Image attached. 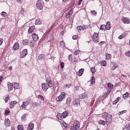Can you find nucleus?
Returning <instances> with one entry per match:
<instances>
[{
	"mask_svg": "<svg viewBox=\"0 0 130 130\" xmlns=\"http://www.w3.org/2000/svg\"><path fill=\"white\" fill-rule=\"evenodd\" d=\"M71 126L70 130H79L80 128V123L77 120L75 121Z\"/></svg>",
	"mask_w": 130,
	"mask_h": 130,
	"instance_id": "nucleus-1",
	"label": "nucleus"
},
{
	"mask_svg": "<svg viewBox=\"0 0 130 130\" xmlns=\"http://www.w3.org/2000/svg\"><path fill=\"white\" fill-rule=\"evenodd\" d=\"M52 84L50 82L49 84H48L47 83H43L42 85V89L44 91H46L48 88L51 87L52 86Z\"/></svg>",
	"mask_w": 130,
	"mask_h": 130,
	"instance_id": "nucleus-2",
	"label": "nucleus"
},
{
	"mask_svg": "<svg viewBox=\"0 0 130 130\" xmlns=\"http://www.w3.org/2000/svg\"><path fill=\"white\" fill-rule=\"evenodd\" d=\"M65 93L64 92H61V94L56 98V101L58 102L62 101V100L65 98Z\"/></svg>",
	"mask_w": 130,
	"mask_h": 130,
	"instance_id": "nucleus-3",
	"label": "nucleus"
},
{
	"mask_svg": "<svg viewBox=\"0 0 130 130\" xmlns=\"http://www.w3.org/2000/svg\"><path fill=\"white\" fill-rule=\"evenodd\" d=\"M43 2L41 1L38 0L36 3V7L38 9L40 10L43 8Z\"/></svg>",
	"mask_w": 130,
	"mask_h": 130,
	"instance_id": "nucleus-4",
	"label": "nucleus"
},
{
	"mask_svg": "<svg viewBox=\"0 0 130 130\" xmlns=\"http://www.w3.org/2000/svg\"><path fill=\"white\" fill-rule=\"evenodd\" d=\"M98 36V34L96 32H94V34L93 35V41L95 43H97L99 41Z\"/></svg>",
	"mask_w": 130,
	"mask_h": 130,
	"instance_id": "nucleus-5",
	"label": "nucleus"
},
{
	"mask_svg": "<svg viewBox=\"0 0 130 130\" xmlns=\"http://www.w3.org/2000/svg\"><path fill=\"white\" fill-rule=\"evenodd\" d=\"M121 20L124 24H128L130 23V19L127 17H122Z\"/></svg>",
	"mask_w": 130,
	"mask_h": 130,
	"instance_id": "nucleus-6",
	"label": "nucleus"
},
{
	"mask_svg": "<svg viewBox=\"0 0 130 130\" xmlns=\"http://www.w3.org/2000/svg\"><path fill=\"white\" fill-rule=\"evenodd\" d=\"M28 53L27 50L26 49L24 50L21 53L20 57L23 58L25 57Z\"/></svg>",
	"mask_w": 130,
	"mask_h": 130,
	"instance_id": "nucleus-7",
	"label": "nucleus"
},
{
	"mask_svg": "<svg viewBox=\"0 0 130 130\" xmlns=\"http://www.w3.org/2000/svg\"><path fill=\"white\" fill-rule=\"evenodd\" d=\"M106 122L107 124H109L111 122L112 118L111 115L109 114L106 117Z\"/></svg>",
	"mask_w": 130,
	"mask_h": 130,
	"instance_id": "nucleus-8",
	"label": "nucleus"
},
{
	"mask_svg": "<svg viewBox=\"0 0 130 130\" xmlns=\"http://www.w3.org/2000/svg\"><path fill=\"white\" fill-rule=\"evenodd\" d=\"M73 13V11L72 9L70 10L69 11L66 13L65 17L66 18L68 19L70 18Z\"/></svg>",
	"mask_w": 130,
	"mask_h": 130,
	"instance_id": "nucleus-9",
	"label": "nucleus"
},
{
	"mask_svg": "<svg viewBox=\"0 0 130 130\" xmlns=\"http://www.w3.org/2000/svg\"><path fill=\"white\" fill-rule=\"evenodd\" d=\"M80 100L78 99H76L73 102V105H77L78 106L80 105Z\"/></svg>",
	"mask_w": 130,
	"mask_h": 130,
	"instance_id": "nucleus-10",
	"label": "nucleus"
},
{
	"mask_svg": "<svg viewBox=\"0 0 130 130\" xmlns=\"http://www.w3.org/2000/svg\"><path fill=\"white\" fill-rule=\"evenodd\" d=\"M19 47V44L18 42H16L14 44L13 47V50H17Z\"/></svg>",
	"mask_w": 130,
	"mask_h": 130,
	"instance_id": "nucleus-11",
	"label": "nucleus"
},
{
	"mask_svg": "<svg viewBox=\"0 0 130 130\" xmlns=\"http://www.w3.org/2000/svg\"><path fill=\"white\" fill-rule=\"evenodd\" d=\"M8 88L9 91H11L14 88L13 85L12 83L9 82L7 83Z\"/></svg>",
	"mask_w": 130,
	"mask_h": 130,
	"instance_id": "nucleus-12",
	"label": "nucleus"
},
{
	"mask_svg": "<svg viewBox=\"0 0 130 130\" xmlns=\"http://www.w3.org/2000/svg\"><path fill=\"white\" fill-rule=\"evenodd\" d=\"M34 124L32 123H30L28 126L27 130H32L34 127Z\"/></svg>",
	"mask_w": 130,
	"mask_h": 130,
	"instance_id": "nucleus-13",
	"label": "nucleus"
},
{
	"mask_svg": "<svg viewBox=\"0 0 130 130\" xmlns=\"http://www.w3.org/2000/svg\"><path fill=\"white\" fill-rule=\"evenodd\" d=\"M87 97V93H85L79 95V98L80 99H85Z\"/></svg>",
	"mask_w": 130,
	"mask_h": 130,
	"instance_id": "nucleus-14",
	"label": "nucleus"
},
{
	"mask_svg": "<svg viewBox=\"0 0 130 130\" xmlns=\"http://www.w3.org/2000/svg\"><path fill=\"white\" fill-rule=\"evenodd\" d=\"M32 37L33 40L35 41H37L39 39V37L35 33L32 34Z\"/></svg>",
	"mask_w": 130,
	"mask_h": 130,
	"instance_id": "nucleus-15",
	"label": "nucleus"
},
{
	"mask_svg": "<svg viewBox=\"0 0 130 130\" xmlns=\"http://www.w3.org/2000/svg\"><path fill=\"white\" fill-rule=\"evenodd\" d=\"M41 102L39 100L37 101V102L33 103L32 105L34 106H37L40 105L41 104Z\"/></svg>",
	"mask_w": 130,
	"mask_h": 130,
	"instance_id": "nucleus-16",
	"label": "nucleus"
},
{
	"mask_svg": "<svg viewBox=\"0 0 130 130\" xmlns=\"http://www.w3.org/2000/svg\"><path fill=\"white\" fill-rule=\"evenodd\" d=\"M5 125L6 126H8L10 125V121L8 119H5Z\"/></svg>",
	"mask_w": 130,
	"mask_h": 130,
	"instance_id": "nucleus-17",
	"label": "nucleus"
},
{
	"mask_svg": "<svg viewBox=\"0 0 130 130\" xmlns=\"http://www.w3.org/2000/svg\"><path fill=\"white\" fill-rule=\"evenodd\" d=\"M29 104V103L28 101L23 102V104L21 105L22 107L23 108H26V106Z\"/></svg>",
	"mask_w": 130,
	"mask_h": 130,
	"instance_id": "nucleus-18",
	"label": "nucleus"
},
{
	"mask_svg": "<svg viewBox=\"0 0 130 130\" xmlns=\"http://www.w3.org/2000/svg\"><path fill=\"white\" fill-rule=\"evenodd\" d=\"M68 113L67 111H64L61 114V115H60V116H61V118L62 117L63 118H65L68 115Z\"/></svg>",
	"mask_w": 130,
	"mask_h": 130,
	"instance_id": "nucleus-19",
	"label": "nucleus"
},
{
	"mask_svg": "<svg viewBox=\"0 0 130 130\" xmlns=\"http://www.w3.org/2000/svg\"><path fill=\"white\" fill-rule=\"evenodd\" d=\"M106 30H109L111 27V25H110V22L109 21L107 22L106 24V25H105Z\"/></svg>",
	"mask_w": 130,
	"mask_h": 130,
	"instance_id": "nucleus-20",
	"label": "nucleus"
},
{
	"mask_svg": "<svg viewBox=\"0 0 130 130\" xmlns=\"http://www.w3.org/2000/svg\"><path fill=\"white\" fill-rule=\"evenodd\" d=\"M12 85H13V88L14 90L19 89V84L18 83H12Z\"/></svg>",
	"mask_w": 130,
	"mask_h": 130,
	"instance_id": "nucleus-21",
	"label": "nucleus"
},
{
	"mask_svg": "<svg viewBox=\"0 0 130 130\" xmlns=\"http://www.w3.org/2000/svg\"><path fill=\"white\" fill-rule=\"evenodd\" d=\"M45 58V56L43 54H41L39 55L38 57V59L39 60H43Z\"/></svg>",
	"mask_w": 130,
	"mask_h": 130,
	"instance_id": "nucleus-22",
	"label": "nucleus"
},
{
	"mask_svg": "<svg viewBox=\"0 0 130 130\" xmlns=\"http://www.w3.org/2000/svg\"><path fill=\"white\" fill-rule=\"evenodd\" d=\"M129 93L127 92L126 93L124 94L123 95V98L125 99H127L129 97Z\"/></svg>",
	"mask_w": 130,
	"mask_h": 130,
	"instance_id": "nucleus-23",
	"label": "nucleus"
},
{
	"mask_svg": "<svg viewBox=\"0 0 130 130\" xmlns=\"http://www.w3.org/2000/svg\"><path fill=\"white\" fill-rule=\"evenodd\" d=\"M84 69H80L79 71L77 72V74L79 76H81L83 73Z\"/></svg>",
	"mask_w": 130,
	"mask_h": 130,
	"instance_id": "nucleus-24",
	"label": "nucleus"
},
{
	"mask_svg": "<svg viewBox=\"0 0 130 130\" xmlns=\"http://www.w3.org/2000/svg\"><path fill=\"white\" fill-rule=\"evenodd\" d=\"M35 28L34 26H32L30 27L28 30V32L29 33H31L34 30Z\"/></svg>",
	"mask_w": 130,
	"mask_h": 130,
	"instance_id": "nucleus-25",
	"label": "nucleus"
},
{
	"mask_svg": "<svg viewBox=\"0 0 130 130\" xmlns=\"http://www.w3.org/2000/svg\"><path fill=\"white\" fill-rule=\"evenodd\" d=\"M29 41L28 39H25L23 41V44L24 45H27L29 43Z\"/></svg>",
	"mask_w": 130,
	"mask_h": 130,
	"instance_id": "nucleus-26",
	"label": "nucleus"
},
{
	"mask_svg": "<svg viewBox=\"0 0 130 130\" xmlns=\"http://www.w3.org/2000/svg\"><path fill=\"white\" fill-rule=\"evenodd\" d=\"M17 103V102L15 101H11L10 103V108H12L13 107L14 105L16 104Z\"/></svg>",
	"mask_w": 130,
	"mask_h": 130,
	"instance_id": "nucleus-27",
	"label": "nucleus"
},
{
	"mask_svg": "<svg viewBox=\"0 0 130 130\" xmlns=\"http://www.w3.org/2000/svg\"><path fill=\"white\" fill-rule=\"evenodd\" d=\"M85 28H86V27H85L84 26H78L77 27V29H78V32L80 31L82 29L84 30Z\"/></svg>",
	"mask_w": 130,
	"mask_h": 130,
	"instance_id": "nucleus-28",
	"label": "nucleus"
},
{
	"mask_svg": "<svg viewBox=\"0 0 130 130\" xmlns=\"http://www.w3.org/2000/svg\"><path fill=\"white\" fill-rule=\"evenodd\" d=\"M125 128L123 129V130H129L130 129V125L129 124H127L125 127Z\"/></svg>",
	"mask_w": 130,
	"mask_h": 130,
	"instance_id": "nucleus-29",
	"label": "nucleus"
},
{
	"mask_svg": "<svg viewBox=\"0 0 130 130\" xmlns=\"http://www.w3.org/2000/svg\"><path fill=\"white\" fill-rule=\"evenodd\" d=\"M71 101V98L70 97H68L67 99L66 103L68 105H69L70 104Z\"/></svg>",
	"mask_w": 130,
	"mask_h": 130,
	"instance_id": "nucleus-30",
	"label": "nucleus"
},
{
	"mask_svg": "<svg viewBox=\"0 0 130 130\" xmlns=\"http://www.w3.org/2000/svg\"><path fill=\"white\" fill-rule=\"evenodd\" d=\"M118 65L115 63H113V65L112 66V70H114L115 68H117L118 67Z\"/></svg>",
	"mask_w": 130,
	"mask_h": 130,
	"instance_id": "nucleus-31",
	"label": "nucleus"
},
{
	"mask_svg": "<svg viewBox=\"0 0 130 130\" xmlns=\"http://www.w3.org/2000/svg\"><path fill=\"white\" fill-rule=\"evenodd\" d=\"M1 16H2L4 17H6L7 15V14L6 13V12H4V11L2 12L1 13Z\"/></svg>",
	"mask_w": 130,
	"mask_h": 130,
	"instance_id": "nucleus-32",
	"label": "nucleus"
},
{
	"mask_svg": "<svg viewBox=\"0 0 130 130\" xmlns=\"http://www.w3.org/2000/svg\"><path fill=\"white\" fill-rule=\"evenodd\" d=\"M37 98H38L39 99H40L41 100H42L43 102L44 101V98L42 96L40 95H38Z\"/></svg>",
	"mask_w": 130,
	"mask_h": 130,
	"instance_id": "nucleus-33",
	"label": "nucleus"
},
{
	"mask_svg": "<svg viewBox=\"0 0 130 130\" xmlns=\"http://www.w3.org/2000/svg\"><path fill=\"white\" fill-rule=\"evenodd\" d=\"M101 65L104 66H105L106 64V62L105 60H102L101 61Z\"/></svg>",
	"mask_w": 130,
	"mask_h": 130,
	"instance_id": "nucleus-34",
	"label": "nucleus"
},
{
	"mask_svg": "<svg viewBox=\"0 0 130 130\" xmlns=\"http://www.w3.org/2000/svg\"><path fill=\"white\" fill-rule=\"evenodd\" d=\"M100 30L106 29L105 25H101L100 27Z\"/></svg>",
	"mask_w": 130,
	"mask_h": 130,
	"instance_id": "nucleus-35",
	"label": "nucleus"
},
{
	"mask_svg": "<svg viewBox=\"0 0 130 130\" xmlns=\"http://www.w3.org/2000/svg\"><path fill=\"white\" fill-rule=\"evenodd\" d=\"M106 59L108 60L110 59L111 58V55L109 54H106Z\"/></svg>",
	"mask_w": 130,
	"mask_h": 130,
	"instance_id": "nucleus-36",
	"label": "nucleus"
},
{
	"mask_svg": "<svg viewBox=\"0 0 130 130\" xmlns=\"http://www.w3.org/2000/svg\"><path fill=\"white\" fill-rule=\"evenodd\" d=\"M18 130H24L23 129V127L22 125H21L18 126Z\"/></svg>",
	"mask_w": 130,
	"mask_h": 130,
	"instance_id": "nucleus-37",
	"label": "nucleus"
},
{
	"mask_svg": "<svg viewBox=\"0 0 130 130\" xmlns=\"http://www.w3.org/2000/svg\"><path fill=\"white\" fill-rule=\"evenodd\" d=\"M99 123L100 124L103 125H104L105 124V122L104 120H100Z\"/></svg>",
	"mask_w": 130,
	"mask_h": 130,
	"instance_id": "nucleus-38",
	"label": "nucleus"
},
{
	"mask_svg": "<svg viewBox=\"0 0 130 130\" xmlns=\"http://www.w3.org/2000/svg\"><path fill=\"white\" fill-rule=\"evenodd\" d=\"M41 23V22L39 19H37L35 22V24H40Z\"/></svg>",
	"mask_w": 130,
	"mask_h": 130,
	"instance_id": "nucleus-39",
	"label": "nucleus"
},
{
	"mask_svg": "<svg viewBox=\"0 0 130 130\" xmlns=\"http://www.w3.org/2000/svg\"><path fill=\"white\" fill-rule=\"evenodd\" d=\"M91 70L92 72L93 75H94L95 74V72L96 71L94 67H93L91 68Z\"/></svg>",
	"mask_w": 130,
	"mask_h": 130,
	"instance_id": "nucleus-40",
	"label": "nucleus"
},
{
	"mask_svg": "<svg viewBox=\"0 0 130 130\" xmlns=\"http://www.w3.org/2000/svg\"><path fill=\"white\" fill-rule=\"evenodd\" d=\"M95 79V78L94 77V76H92V77L91 80V84L92 85L94 84L95 83V82H94Z\"/></svg>",
	"mask_w": 130,
	"mask_h": 130,
	"instance_id": "nucleus-41",
	"label": "nucleus"
},
{
	"mask_svg": "<svg viewBox=\"0 0 130 130\" xmlns=\"http://www.w3.org/2000/svg\"><path fill=\"white\" fill-rule=\"evenodd\" d=\"M25 115H23L22 117L21 120L22 121H25Z\"/></svg>",
	"mask_w": 130,
	"mask_h": 130,
	"instance_id": "nucleus-42",
	"label": "nucleus"
},
{
	"mask_svg": "<svg viewBox=\"0 0 130 130\" xmlns=\"http://www.w3.org/2000/svg\"><path fill=\"white\" fill-rule=\"evenodd\" d=\"M109 114H108V113L106 112H105L102 114L103 116L104 117H106Z\"/></svg>",
	"mask_w": 130,
	"mask_h": 130,
	"instance_id": "nucleus-43",
	"label": "nucleus"
},
{
	"mask_svg": "<svg viewBox=\"0 0 130 130\" xmlns=\"http://www.w3.org/2000/svg\"><path fill=\"white\" fill-rule=\"evenodd\" d=\"M125 55L126 56L130 57V51H128L126 52Z\"/></svg>",
	"mask_w": 130,
	"mask_h": 130,
	"instance_id": "nucleus-44",
	"label": "nucleus"
},
{
	"mask_svg": "<svg viewBox=\"0 0 130 130\" xmlns=\"http://www.w3.org/2000/svg\"><path fill=\"white\" fill-rule=\"evenodd\" d=\"M91 12L92 14L93 15H96L97 12L95 11H93V10H91Z\"/></svg>",
	"mask_w": 130,
	"mask_h": 130,
	"instance_id": "nucleus-45",
	"label": "nucleus"
},
{
	"mask_svg": "<svg viewBox=\"0 0 130 130\" xmlns=\"http://www.w3.org/2000/svg\"><path fill=\"white\" fill-rule=\"evenodd\" d=\"M108 86L109 88L111 89L112 88L113 85L109 83L108 84Z\"/></svg>",
	"mask_w": 130,
	"mask_h": 130,
	"instance_id": "nucleus-46",
	"label": "nucleus"
},
{
	"mask_svg": "<svg viewBox=\"0 0 130 130\" xmlns=\"http://www.w3.org/2000/svg\"><path fill=\"white\" fill-rule=\"evenodd\" d=\"M126 110H124L122 111H120V112H119V115H122V114H123V113L125 112H126Z\"/></svg>",
	"mask_w": 130,
	"mask_h": 130,
	"instance_id": "nucleus-47",
	"label": "nucleus"
},
{
	"mask_svg": "<svg viewBox=\"0 0 130 130\" xmlns=\"http://www.w3.org/2000/svg\"><path fill=\"white\" fill-rule=\"evenodd\" d=\"M7 96L5 97V99H4V100L6 103H7L8 102V100L9 99V96L8 95H7Z\"/></svg>",
	"mask_w": 130,
	"mask_h": 130,
	"instance_id": "nucleus-48",
	"label": "nucleus"
},
{
	"mask_svg": "<svg viewBox=\"0 0 130 130\" xmlns=\"http://www.w3.org/2000/svg\"><path fill=\"white\" fill-rule=\"evenodd\" d=\"M64 63L63 62H60V66L62 69H63L64 67Z\"/></svg>",
	"mask_w": 130,
	"mask_h": 130,
	"instance_id": "nucleus-49",
	"label": "nucleus"
},
{
	"mask_svg": "<svg viewBox=\"0 0 130 130\" xmlns=\"http://www.w3.org/2000/svg\"><path fill=\"white\" fill-rule=\"evenodd\" d=\"M72 84H68L66 85L65 86L67 88H69L71 85Z\"/></svg>",
	"mask_w": 130,
	"mask_h": 130,
	"instance_id": "nucleus-50",
	"label": "nucleus"
},
{
	"mask_svg": "<svg viewBox=\"0 0 130 130\" xmlns=\"http://www.w3.org/2000/svg\"><path fill=\"white\" fill-rule=\"evenodd\" d=\"M79 53V51L76 50L74 52V54L75 55H77Z\"/></svg>",
	"mask_w": 130,
	"mask_h": 130,
	"instance_id": "nucleus-51",
	"label": "nucleus"
},
{
	"mask_svg": "<svg viewBox=\"0 0 130 130\" xmlns=\"http://www.w3.org/2000/svg\"><path fill=\"white\" fill-rule=\"evenodd\" d=\"M24 11V9L23 8H22L21 10L20 11V13L21 14H23V13Z\"/></svg>",
	"mask_w": 130,
	"mask_h": 130,
	"instance_id": "nucleus-52",
	"label": "nucleus"
},
{
	"mask_svg": "<svg viewBox=\"0 0 130 130\" xmlns=\"http://www.w3.org/2000/svg\"><path fill=\"white\" fill-rule=\"evenodd\" d=\"M105 43V42L104 41H102L100 42V43H98L99 45H101Z\"/></svg>",
	"mask_w": 130,
	"mask_h": 130,
	"instance_id": "nucleus-53",
	"label": "nucleus"
},
{
	"mask_svg": "<svg viewBox=\"0 0 130 130\" xmlns=\"http://www.w3.org/2000/svg\"><path fill=\"white\" fill-rule=\"evenodd\" d=\"M77 35H74L73 36L72 38L74 40H76L77 39Z\"/></svg>",
	"mask_w": 130,
	"mask_h": 130,
	"instance_id": "nucleus-54",
	"label": "nucleus"
},
{
	"mask_svg": "<svg viewBox=\"0 0 130 130\" xmlns=\"http://www.w3.org/2000/svg\"><path fill=\"white\" fill-rule=\"evenodd\" d=\"M46 83H47L48 84H49L50 82V83H51L52 84V82L50 80H48L47 79L46 80Z\"/></svg>",
	"mask_w": 130,
	"mask_h": 130,
	"instance_id": "nucleus-55",
	"label": "nucleus"
},
{
	"mask_svg": "<svg viewBox=\"0 0 130 130\" xmlns=\"http://www.w3.org/2000/svg\"><path fill=\"white\" fill-rule=\"evenodd\" d=\"M3 39L2 38H0V46L3 43Z\"/></svg>",
	"mask_w": 130,
	"mask_h": 130,
	"instance_id": "nucleus-56",
	"label": "nucleus"
},
{
	"mask_svg": "<svg viewBox=\"0 0 130 130\" xmlns=\"http://www.w3.org/2000/svg\"><path fill=\"white\" fill-rule=\"evenodd\" d=\"M10 112V111H7V110H6L5 111V114L6 115H8V113H9Z\"/></svg>",
	"mask_w": 130,
	"mask_h": 130,
	"instance_id": "nucleus-57",
	"label": "nucleus"
},
{
	"mask_svg": "<svg viewBox=\"0 0 130 130\" xmlns=\"http://www.w3.org/2000/svg\"><path fill=\"white\" fill-rule=\"evenodd\" d=\"M60 44L61 45H62L63 46L64 45H65V44L63 41L61 42H60Z\"/></svg>",
	"mask_w": 130,
	"mask_h": 130,
	"instance_id": "nucleus-58",
	"label": "nucleus"
},
{
	"mask_svg": "<svg viewBox=\"0 0 130 130\" xmlns=\"http://www.w3.org/2000/svg\"><path fill=\"white\" fill-rule=\"evenodd\" d=\"M19 3H22L23 2V0H17Z\"/></svg>",
	"mask_w": 130,
	"mask_h": 130,
	"instance_id": "nucleus-59",
	"label": "nucleus"
},
{
	"mask_svg": "<svg viewBox=\"0 0 130 130\" xmlns=\"http://www.w3.org/2000/svg\"><path fill=\"white\" fill-rule=\"evenodd\" d=\"M72 55H70L69 56L68 58L69 60V61L71 60L72 59Z\"/></svg>",
	"mask_w": 130,
	"mask_h": 130,
	"instance_id": "nucleus-60",
	"label": "nucleus"
},
{
	"mask_svg": "<svg viewBox=\"0 0 130 130\" xmlns=\"http://www.w3.org/2000/svg\"><path fill=\"white\" fill-rule=\"evenodd\" d=\"M120 99V98L119 97H118L115 100L117 101V102H118V101H119Z\"/></svg>",
	"mask_w": 130,
	"mask_h": 130,
	"instance_id": "nucleus-61",
	"label": "nucleus"
},
{
	"mask_svg": "<svg viewBox=\"0 0 130 130\" xmlns=\"http://www.w3.org/2000/svg\"><path fill=\"white\" fill-rule=\"evenodd\" d=\"M83 0H79L78 3V4L79 5H80Z\"/></svg>",
	"mask_w": 130,
	"mask_h": 130,
	"instance_id": "nucleus-62",
	"label": "nucleus"
},
{
	"mask_svg": "<svg viewBox=\"0 0 130 130\" xmlns=\"http://www.w3.org/2000/svg\"><path fill=\"white\" fill-rule=\"evenodd\" d=\"M117 102V101H116V100H115L113 102V104H116Z\"/></svg>",
	"mask_w": 130,
	"mask_h": 130,
	"instance_id": "nucleus-63",
	"label": "nucleus"
},
{
	"mask_svg": "<svg viewBox=\"0 0 130 130\" xmlns=\"http://www.w3.org/2000/svg\"><path fill=\"white\" fill-rule=\"evenodd\" d=\"M123 37V36L121 35L118 38L119 39H121Z\"/></svg>",
	"mask_w": 130,
	"mask_h": 130,
	"instance_id": "nucleus-64",
	"label": "nucleus"
}]
</instances>
